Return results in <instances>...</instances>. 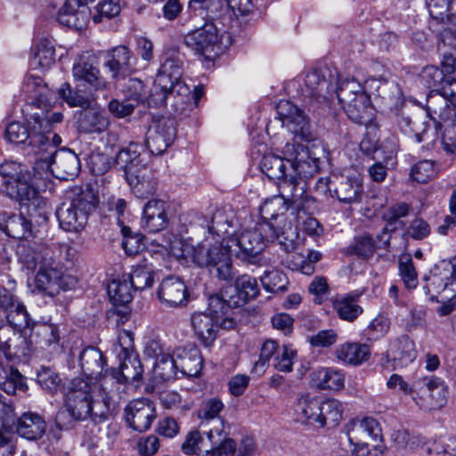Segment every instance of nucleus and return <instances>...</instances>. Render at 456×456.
Wrapping results in <instances>:
<instances>
[{"label":"nucleus","mask_w":456,"mask_h":456,"mask_svg":"<svg viewBox=\"0 0 456 456\" xmlns=\"http://www.w3.org/2000/svg\"><path fill=\"white\" fill-rule=\"evenodd\" d=\"M43 149L33 167L13 160H6L0 165V175L4 178L7 196L28 207V212L47 213L46 202L38 197L39 181L52 174L62 180L72 179L80 170L79 158L71 151Z\"/></svg>","instance_id":"nucleus-1"},{"label":"nucleus","mask_w":456,"mask_h":456,"mask_svg":"<svg viewBox=\"0 0 456 456\" xmlns=\"http://www.w3.org/2000/svg\"><path fill=\"white\" fill-rule=\"evenodd\" d=\"M285 158L274 154L265 155L260 168L270 180L274 181L281 196L294 204V208H303L306 183L302 175L311 176L320 168V159L313 156L307 146L299 142H287L283 148Z\"/></svg>","instance_id":"nucleus-2"},{"label":"nucleus","mask_w":456,"mask_h":456,"mask_svg":"<svg viewBox=\"0 0 456 456\" xmlns=\"http://www.w3.org/2000/svg\"><path fill=\"white\" fill-rule=\"evenodd\" d=\"M228 9H231L234 14L244 15L249 12L233 9L228 4L227 0H189L187 12L191 19L200 17L204 23L184 35V45L200 55H207L214 52L215 47L220 42L215 20L224 15Z\"/></svg>","instance_id":"nucleus-3"},{"label":"nucleus","mask_w":456,"mask_h":456,"mask_svg":"<svg viewBox=\"0 0 456 456\" xmlns=\"http://www.w3.org/2000/svg\"><path fill=\"white\" fill-rule=\"evenodd\" d=\"M171 250L183 265L215 269L216 277L224 281H231L234 278L231 258L234 251L229 239H223L220 244L201 242L197 245L180 240L178 246H173Z\"/></svg>","instance_id":"nucleus-4"},{"label":"nucleus","mask_w":456,"mask_h":456,"mask_svg":"<svg viewBox=\"0 0 456 456\" xmlns=\"http://www.w3.org/2000/svg\"><path fill=\"white\" fill-rule=\"evenodd\" d=\"M141 148L138 143L131 142L118 151L115 163L124 171V177L134 194L138 198H148L156 192L158 178L156 172L143 163Z\"/></svg>","instance_id":"nucleus-5"},{"label":"nucleus","mask_w":456,"mask_h":456,"mask_svg":"<svg viewBox=\"0 0 456 456\" xmlns=\"http://www.w3.org/2000/svg\"><path fill=\"white\" fill-rule=\"evenodd\" d=\"M231 426L226 420L217 419L216 425L210 427L207 432L208 445L199 430L190 431L181 449L188 455L203 456H234L236 443L230 436Z\"/></svg>","instance_id":"nucleus-6"},{"label":"nucleus","mask_w":456,"mask_h":456,"mask_svg":"<svg viewBox=\"0 0 456 456\" xmlns=\"http://www.w3.org/2000/svg\"><path fill=\"white\" fill-rule=\"evenodd\" d=\"M277 234L274 225L267 221L257 222L251 230H245L229 237L231 244L238 248L233 250L235 256L244 263L255 265H265L267 258L264 255L269 242H273Z\"/></svg>","instance_id":"nucleus-7"},{"label":"nucleus","mask_w":456,"mask_h":456,"mask_svg":"<svg viewBox=\"0 0 456 456\" xmlns=\"http://www.w3.org/2000/svg\"><path fill=\"white\" fill-rule=\"evenodd\" d=\"M297 421L315 428H335L342 419L344 407L337 399L301 395L293 406Z\"/></svg>","instance_id":"nucleus-8"},{"label":"nucleus","mask_w":456,"mask_h":456,"mask_svg":"<svg viewBox=\"0 0 456 456\" xmlns=\"http://www.w3.org/2000/svg\"><path fill=\"white\" fill-rule=\"evenodd\" d=\"M343 433L353 446L355 456H382L384 444L381 427L372 417L354 418L343 427Z\"/></svg>","instance_id":"nucleus-9"},{"label":"nucleus","mask_w":456,"mask_h":456,"mask_svg":"<svg viewBox=\"0 0 456 456\" xmlns=\"http://www.w3.org/2000/svg\"><path fill=\"white\" fill-rule=\"evenodd\" d=\"M183 74V61L179 54L175 53L167 54L156 75L153 88L149 96V104L157 107L167 105L175 93L176 86L184 84L181 80Z\"/></svg>","instance_id":"nucleus-10"},{"label":"nucleus","mask_w":456,"mask_h":456,"mask_svg":"<svg viewBox=\"0 0 456 456\" xmlns=\"http://www.w3.org/2000/svg\"><path fill=\"white\" fill-rule=\"evenodd\" d=\"M97 202V198L90 191H83L71 200L62 202L55 212L60 227L69 232L82 231Z\"/></svg>","instance_id":"nucleus-11"},{"label":"nucleus","mask_w":456,"mask_h":456,"mask_svg":"<svg viewBox=\"0 0 456 456\" xmlns=\"http://www.w3.org/2000/svg\"><path fill=\"white\" fill-rule=\"evenodd\" d=\"M444 381L436 376H423L413 381L411 398L423 411L439 410L447 403Z\"/></svg>","instance_id":"nucleus-12"},{"label":"nucleus","mask_w":456,"mask_h":456,"mask_svg":"<svg viewBox=\"0 0 456 456\" xmlns=\"http://www.w3.org/2000/svg\"><path fill=\"white\" fill-rule=\"evenodd\" d=\"M422 289L431 302H445L456 293V265L447 264L443 269L435 267L424 276Z\"/></svg>","instance_id":"nucleus-13"},{"label":"nucleus","mask_w":456,"mask_h":456,"mask_svg":"<svg viewBox=\"0 0 456 456\" xmlns=\"http://www.w3.org/2000/svg\"><path fill=\"white\" fill-rule=\"evenodd\" d=\"M36 120L33 126H28L20 122L10 123L4 131V138L11 143L22 145L23 150L27 151V154H34L38 156L42 153L43 149H53L50 145L51 133H42L37 131Z\"/></svg>","instance_id":"nucleus-14"},{"label":"nucleus","mask_w":456,"mask_h":456,"mask_svg":"<svg viewBox=\"0 0 456 456\" xmlns=\"http://www.w3.org/2000/svg\"><path fill=\"white\" fill-rule=\"evenodd\" d=\"M426 109L434 121L450 124L456 121V79H445L437 93L430 94Z\"/></svg>","instance_id":"nucleus-15"},{"label":"nucleus","mask_w":456,"mask_h":456,"mask_svg":"<svg viewBox=\"0 0 456 456\" xmlns=\"http://www.w3.org/2000/svg\"><path fill=\"white\" fill-rule=\"evenodd\" d=\"M235 294L231 295L229 299L223 296L215 294L209 297V305L216 313L229 314L233 307H240L249 300L255 298L259 292L256 279L243 274L235 280Z\"/></svg>","instance_id":"nucleus-16"},{"label":"nucleus","mask_w":456,"mask_h":456,"mask_svg":"<svg viewBox=\"0 0 456 456\" xmlns=\"http://www.w3.org/2000/svg\"><path fill=\"white\" fill-rule=\"evenodd\" d=\"M302 198L304 200L303 208H294V204L291 201L286 200L279 192L273 198L266 200L260 207L261 221H267L273 225H278L284 220L283 215L288 211H290L292 215L297 214V216L300 213H307L311 205L314 204L315 200L307 193H304Z\"/></svg>","instance_id":"nucleus-17"},{"label":"nucleus","mask_w":456,"mask_h":456,"mask_svg":"<svg viewBox=\"0 0 456 456\" xmlns=\"http://www.w3.org/2000/svg\"><path fill=\"white\" fill-rule=\"evenodd\" d=\"M176 137V122L174 118H164L154 121L146 134L145 144L152 155H161L174 142Z\"/></svg>","instance_id":"nucleus-18"},{"label":"nucleus","mask_w":456,"mask_h":456,"mask_svg":"<svg viewBox=\"0 0 456 456\" xmlns=\"http://www.w3.org/2000/svg\"><path fill=\"white\" fill-rule=\"evenodd\" d=\"M278 118L289 132L305 141L313 139L310 123L304 111L287 100H281L276 105Z\"/></svg>","instance_id":"nucleus-19"},{"label":"nucleus","mask_w":456,"mask_h":456,"mask_svg":"<svg viewBox=\"0 0 456 456\" xmlns=\"http://www.w3.org/2000/svg\"><path fill=\"white\" fill-rule=\"evenodd\" d=\"M0 353L8 362H20L30 356V343L0 319Z\"/></svg>","instance_id":"nucleus-20"},{"label":"nucleus","mask_w":456,"mask_h":456,"mask_svg":"<svg viewBox=\"0 0 456 456\" xmlns=\"http://www.w3.org/2000/svg\"><path fill=\"white\" fill-rule=\"evenodd\" d=\"M208 310L209 313H195L191 318L196 336L206 346L216 340L221 322H231L229 314L216 313L209 305Z\"/></svg>","instance_id":"nucleus-21"},{"label":"nucleus","mask_w":456,"mask_h":456,"mask_svg":"<svg viewBox=\"0 0 456 456\" xmlns=\"http://www.w3.org/2000/svg\"><path fill=\"white\" fill-rule=\"evenodd\" d=\"M157 297L164 306L177 308L188 304L190 292L182 278L169 275L164 278L159 285Z\"/></svg>","instance_id":"nucleus-22"},{"label":"nucleus","mask_w":456,"mask_h":456,"mask_svg":"<svg viewBox=\"0 0 456 456\" xmlns=\"http://www.w3.org/2000/svg\"><path fill=\"white\" fill-rule=\"evenodd\" d=\"M156 416L154 403L149 399L131 401L125 408V419L128 427L140 433L151 427Z\"/></svg>","instance_id":"nucleus-23"},{"label":"nucleus","mask_w":456,"mask_h":456,"mask_svg":"<svg viewBox=\"0 0 456 456\" xmlns=\"http://www.w3.org/2000/svg\"><path fill=\"white\" fill-rule=\"evenodd\" d=\"M92 399H76L69 397L64 400V407L61 409L55 417L56 427L60 430H69L74 427L77 421L86 419L92 411Z\"/></svg>","instance_id":"nucleus-24"},{"label":"nucleus","mask_w":456,"mask_h":456,"mask_svg":"<svg viewBox=\"0 0 456 456\" xmlns=\"http://www.w3.org/2000/svg\"><path fill=\"white\" fill-rule=\"evenodd\" d=\"M95 0H66L58 12L60 24L81 30L87 25L91 17L88 4Z\"/></svg>","instance_id":"nucleus-25"},{"label":"nucleus","mask_w":456,"mask_h":456,"mask_svg":"<svg viewBox=\"0 0 456 456\" xmlns=\"http://www.w3.org/2000/svg\"><path fill=\"white\" fill-rule=\"evenodd\" d=\"M72 73L77 81L76 87H83L92 92L104 90L107 81L101 76L100 70L92 61L79 58L73 65Z\"/></svg>","instance_id":"nucleus-26"},{"label":"nucleus","mask_w":456,"mask_h":456,"mask_svg":"<svg viewBox=\"0 0 456 456\" xmlns=\"http://www.w3.org/2000/svg\"><path fill=\"white\" fill-rule=\"evenodd\" d=\"M48 265H40L35 278L36 289L44 296L53 297L59 294L61 288L62 268L55 261H47Z\"/></svg>","instance_id":"nucleus-27"},{"label":"nucleus","mask_w":456,"mask_h":456,"mask_svg":"<svg viewBox=\"0 0 456 456\" xmlns=\"http://www.w3.org/2000/svg\"><path fill=\"white\" fill-rule=\"evenodd\" d=\"M17 255L19 261L29 271H36L40 265H48L53 256V249L37 242L24 241L18 245Z\"/></svg>","instance_id":"nucleus-28"},{"label":"nucleus","mask_w":456,"mask_h":456,"mask_svg":"<svg viewBox=\"0 0 456 456\" xmlns=\"http://www.w3.org/2000/svg\"><path fill=\"white\" fill-rule=\"evenodd\" d=\"M135 58L132 56L130 49L126 45L114 47L108 54L105 67L114 80L125 79L135 70Z\"/></svg>","instance_id":"nucleus-29"},{"label":"nucleus","mask_w":456,"mask_h":456,"mask_svg":"<svg viewBox=\"0 0 456 456\" xmlns=\"http://www.w3.org/2000/svg\"><path fill=\"white\" fill-rule=\"evenodd\" d=\"M335 76L328 68L314 69L309 71L305 77V85L310 97L320 100H326L332 96L334 89L333 79Z\"/></svg>","instance_id":"nucleus-30"},{"label":"nucleus","mask_w":456,"mask_h":456,"mask_svg":"<svg viewBox=\"0 0 456 456\" xmlns=\"http://www.w3.org/2000/svg\"><path fill=\"white\" fill-rule=\"evenodd\" d=\"M78 363L82 373L90 380H98L107 369V358L94 346H87L80 351Z\"/></svg>","instance_id":"nucleus-31"},{"label":"nucleus","mask_w":456,"mask_h":456,"mask_svg":"<svg viewBox=\"0 0 456 456\" xmlns=\"http://www.w3.org/2000/svg\"><path fill=\"white\" fill-rule=\"evenodd\" d=\"M387 361H391L395 367H405L417 357L415 343L407 335H402L390 340L386 353Z\"/></svg>","instance_id":"nucleus-32"},{"label":"nucleus","mask_w":456,"mask_h":456,"mask_svg":"<svg viewBox=\"0 0 456 456\" xmlns=\"http://www.w3.org/2000/svg\"><path fill=\"white\" fill-rule=\"evenodd\" d=\"M167 203L162 200H148L142 211V224L148 232H158L164 230L168 223Z\"/></svg>","instance_id":"nucleus-33"},{"label":"nucleus","mask_w":456,"mask_h":456,"mask_svg":"<svg viewBox=\"0 0 456 456\" xmlns=\"http://www.w3.org/2000/svg\"><path fill=\"white\" fill-rule=\"evenodd\" d=\"M119 367L116 368V375L126 383L139 382L142 379L143 366L139 355L132 349L121 347L118 353Z\"/></svg>","instance_id":"nucleus-34"},{"label":"nucleus","mask_w":456,"mask_h":456,"mask_svg":"<svg viewBox=\"0 0 456 456\" xmlns=\"http://www.w3.org/2000/svg\"><path fill=\"white\" fill-rule=\"evenodd\" d=\"M46 427V422L41 415L27 411L18 418L14 430L22 438L37 441L45 434Z\"/></svg>","instance_id":"nucleus-35"},{"label":"nucleus","mask_w":456,"mask_h":456,"mask_svg":"<svg viewBox=\"0 0 456 456\" xmlns=\"http://www.w3.org/2000/svg\"><path fill=\"white\" fill-rule=\"evenodd\" d=\"M362 295V292L354 290L336 297L332 305L340 320L353 322L363 313L359 304Z\"/></svg>","instance_id":"nucleus-36"},{"label":"nucleus","mask_w":456,"mask_h":456,"mask_svg":"<svg viewBox=\"0 0 456 456\" xmlns=\"http://www.w3.org/2000/svg\"><path fill=\"white\" fill-rule=\"evenodd\" d=\"M204 94L203 86H195L191 92L190 87L184 84H178L175 88V93L171 96V106L175 113H183L187 110H192L198 106L200 98Z\"/></svg>","instance_id":"nucleus-37"},{"label":"nucleus","mask_w":456,"mask_h":456,"mask_svg":"<svg viewBox=\"0 0 456 456\" xmlns=\"http://www.w3.org/2000/svg\"><path fill=\"white\" fill-rule=\"evenodd\" d=\"M83 110L77 119L78 130L86 134H101L110 126L108 117L95 109Z\"/></svg>","instance_id":"nucleus-38"},{"label":"nucleus","mask_w":456,"mask_h":456,"mask_svg":"<svg viewBox=\"0 0 456 456\" xmlns=\"http://www.w3.org/2000/svg\"><path fill=\"white\" fill-rule=\"evenodd\" d=\"M347 117L354 123L364 125L370 121L372 117L370 96L362 94L354 96L351 102L342 106Z\"/></svg>","instance_id":"nucleus-39"},{"label":"nucleus","mask_w":456,"mask_h":456,"mask_svg":"<svg viewBox=\"0 0 456 456\" xmlns=\"http://www.w3.org/2000/svg\"><path fill=\"white\" fill-rule=\"evenodd\" d=\"M336 355L340 361L355 366L369 360L370 349L366 344L347 342L337 348Z\"/></svg>","instance_id":"nucleus-40"},{"label":"nucleus","mask_w":456,"mask_h":456,"mask_svg":"<svg viewBox=\"0 0 456 456\" xmlns=\"http://www.w3.org/2000/svg\"><path fill=\"white\" fill-rule=\"evenodd\" d=\"M4 216H6V218L1 224V229L8 237L27 240L32 235L31 221L26 219L21 214L4 213Z\"/></svg>","instance_id":"nucleus-41"},{"label":"nucleus","mask_w":456,"mask_h":456,"mask_svg":"<svg viewBox=\"0 0 456 456\" xmlns=\"http://www.w3.org/2000/svg\"><path fill=\"white\" fill-rule=\"evenodd\" d=\"M335 80L332 94H336L341 106L351 102L354 96L366 94L362 84L354 77H341L336 73Z\"/></svg>","instance_id":"nucleus-42"},{"label":"nucleus","mask_w":456,"mask_h":456,"mask_svg":"<svg viewBox=\"0 0 456 456\" xmlns=\"http://www.w3.org/2000/svg\"><path fill=\"white\" fill-rule=\"evenodd\" d=\"M312 379L320 389L338 391L344 387L345 374L335 368H320L313 372Z\"/></svg>","instance_id":"nucleus-43"},{"label":"nucleus","mask_w":456,"mask_h":456,"mask_svg":"<svg viewBox=\"0 0 456 456\" xmlns=\"http://www.w3.org/2000/svg\"><path fill=\"white\" fill-rule=\"evenodd\" d=\"M177 366L180 378L197 377L200 374L203 367V359L197 348L183 351L176 355Z\"/></svg>","instance_id":"nucleus-44"},{"label":"nucleus","mask_w":456,"mask_h":456,"mask_svg":"<svg viewBox=\"0 0 456 456\" xmlns=\"http://www.w3.org/2000/svg\"><path fill=\"white\" fill-rule=\"evenodd\" d=\"M426 4L432 19L456 25V0H427Z\"/></svg>","instance_id":"nucleus-45"},{"label":"nucleus","mask_w":456,"mask_h":456,"mask_svg":"<svg viewBox=\"0 0 456 456\" xmlns=\"http://www.w3.org/2000/svg\"><path fill=\"white\" fill-rule=\"evenodd\" d=\"M334 192L340 202L352 204L361 201L363 185L360 179L348 177L338 183Z\"/></svg>","instance_id":"nucleus-46"},{"label":"nucleus","mask_w":456,"mask_h":456,"mask_svg":"<svg viewBox=\"0 0 456 456\" xmlns=\"http://www.w3.org/2000/svg\"><path fill=\"white\" fill-rule=\"evenodd\" d=\"M116 368L106 369L98 379L100 388L105 400L116 402L120 399V394L124 390L122 387L126 384L121 378L116 375Z\"/></svg>","instance_id":"nucleus-47"},{"label":"nucleus","mask_w":456,"mask_h":456,"mask_svg":"<svg viewBox=\"0 0 456 456\" xmlns=\"http://www.w3.org/2000/svg\"><path fill=\"white\" fill-rule=\"evenodd\" d=\"M58 94L70 107L88 108L94 94L83 87L73 90L68 82H64L59 87Z\"/></svg>","instance_id":"nucleus-48"},{"label":"nucleus","mask_w":456,"mask_h":456,"mask_svg":"<svg viewBox=\"0 0 456 456\" xmlns=\"http://www.w3.org/2000/svg\"><path fill=\"white\" fill-rule=\"evenodd\" d=\"M154 379L159 382H170L180 379L176 357L163 354L154 363Z\"/></svg>","instance_id":"nucleus-49"},{"label":"nucleus","mask_w":456,"mask_h":456,"mask_svg":"<svg viewBox=\"0 0 456 456\" xmlns=\"http://www.w3.org/2000/svg\"><path fill=\"white\" fill-rule=\"evenodd\" d=\"M96 387L90 379H85L82 378H74L65 383L62 387V394L64 400L69 397H75L76 399H92L93 390Z\"/></svg>","instance_id":"nucleus-50"},{"label":"nucleus","mask_w":456,"mask_h":456,"mask_svg":"<svg viewBox=\"0 0 456 456\" xmlns=\"http://www.w3.org/2000/svg\"><path fill=\"white\" fill-rule=\"evenodd\" d=\"M55 61V48L53 42L49 38H41L35 46L33 64L49 69Z\"/></svg>","instance_id":"nucleus-51"},{"label":"nucleus","mask_w":456,"mask_h":456,"mask_svg":"<svg viewBox=\"0 0 456 456\" xmlns=\"http://www.w3.org/2000/svg\"><path fill=\"white\" fill-rule=\"evenodd\" d=\"M39 345L41 348L48 350L51 354L61 351L60 345V330L55 324L43 325L38 330Z\"/></svg>","instance_id":"nucleus-52"},{"label":"nucleus","mask_w":456,"mask_h":456,"mask_svg":"<svg viewBox=\"0 0 456 456\" xmlns=\"http://www.w3.org/2000/svg\"><path fill=\"white\" fill-rule=\"evenodd\" d=\"M127 281L134 290H143L151 287L154 282L152 266L148 265L134 266Z\"/></svg>","instance_id":"nucleus-53"},{"label":"nucleus","mask_w":456,"mask_h":456,"mask_svg":"<svg viewBox=\"0 0 456 456\" xmlns=\"http://www.w3.org/2000/svg\"><path fill=\"white\" fill-rule=\"evenodd\" d=\"M224 403L217 398L208 400L198 411V418L201 420L200 426L216 425L217 419L224 420L219 414L224 409Z\"/></svg>","instance_id":"nucleus-54"},{"label":"nucleus","mask_w":456,"mask_h":456,"mask_svg":"<svg viewBox=\"0 0 456 456\" xmlns=\"http://www.w3.org/2000/svg\"><path fill=\"white\" fill-rule=\"evenodd\" d=\"M133 287L126 279L113 280L108 286V294L112 305L129 304L133 299Z\"/></svg>","instance_id":"nucleus-55"},{"label":"nucleus","mask_w":456,"mask_h":456,"mask_svg":"<svg viewBox=\"0 0 456 456\" xmlns=\"http://www.w3.org/2000/svg\"><path fill=\"white\" fill-rule=\"evenodd\" d=\"M389 328V320L383 315H378L362 331V338L370 343L376 342L386 336Z\"/></svg>","instance_id":"nucleus-56"},{"label":"nucleus","mask_w":456,"mask_h":456,"mask_svg":"<svg viewBox=\"0 0 456 456\" xmlns=\"http://www.w3.org/2000/svg\"><path fill=\"white\" fill-rule=\"evenodd\" d=\"M23 92L31 99L44 102L48 101L47 87L40 77L28 75L24 78Z\"/></svg>","instance_id":"nucleus-57"},{"label":"nucleus","mask_w":456,"mask_h":456,"mask_svg":"<svg viewBox=\"0 0 456 456\" xmlns=\"http://www.w3.org/2000/svg\"><path fill=\"white\" fill-rule=\"evenodd\" d=\"M261 282L265 290L279 293L287 290L289 280L283 272L272 270L265 272L264 275L261 277Z\"/></svg>","instance_id":"nucleus-58"},{"label":"nucleus","mask_w":456,"mask_h":456,"mask_svg":"<svg viewBox=\"0 0 456 456\" xmlns=\"http://www.w3.org/2000/svg\"><path fill=\"white\" fill-rule=\"evenodd\" d=\"M0 389L9 395H13L17 391H27L28 385L25 377L16 368L12 367L4 380L0 382Z\"/></svg>","instance_id":"nucleus-59"},{"label":"nucleus","mask_w":456,"mask_h":456,"mask_svg":"<svg viewBox=\"0 0 456 456\" xmlns=\"http://www.w3.org/2000/svg\"><path fill=\"white\" fill-rule=\"evenodd\" d=\"M122 92L126 99L135 103L144 102L147 99V90L144 83L139 78H129L123 86Z\"/></svg>","instance_id":"nucleus-60"},{"label":"nucleus","mask_w":456,"mask_h":456,"mask_svg":"<svg viewBox=\"0 0 456 456\" xmlns=\"http://www.w3.org/2000/svg\"><path fill=\"white\" fill-rule=\"evenodd\" d=\"M397 125L403 134L409 136H414L418 142L423 141L422 132L425 129L420 131V128L424 126V123L416 117L412 118L404 113H401L397 116Z\"/></svg>","instance_id":"nucleus-61"},{"label":"nucleus","mask_w":456,"mask_h":456,"mask_svg":"<svg viewBox=\"0 0 456 456\" xmlns=\"http://www.w3.org/2000/svg\"><path fill=\"white\" fill-rule=\"evenodd\" d=\"M420 82L428 88H433L432 93L440 90L442 83L445 81L444 71L434 65L426 66L419 74Z\"/></svg>","instance_id":"nucleus-62"},{"label":"nucleus","mask_w":456,"mask_h":456,"mask_svg":"<svg viewBox=\"0 0 456 456\" xmlns=\"http://www.w3.org/2000/svg\"><path fill=\"white\" fill-rule=\"evenodd\" d=\"M274 231L277 236L274 240H277L281 248L287 253L293 251L297 246V240L298 234L297 227L291 224L288 227L281 228L278 225H274Z\"/></svg>","instance_id":"nucleus-63"},{"label":"nucleus","mask_w":456,"mask_h":456,"mask_svg":"<svg viewBox=\"0 0 456 456\" xmlns=\"http://www.w3.org/2000/svg\"><path fill=\"white\" fill-rule=\"evenodd\" d=\"M376 248L377 245L372 237L364 234L354 240V243L348 247V252L363 258H369L373 256Z\"/></svg>","instance_id":"nucleus-64"}]
</instances>
